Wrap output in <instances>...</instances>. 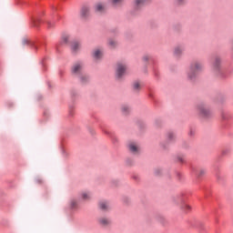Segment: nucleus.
<instances>
[{
    "mask_svg": "<svg viewBox=\"0 0 233 233\" xmlns=\"http://www.w3.org/2000/svg\"><path fill=\"white\" fill-rule=\"evenodd\" d=\"M191 208H192L190 207V205H187V204H184L182 206V210H184V212H190Z\"/></svg>",
    "mask_w": 233,
    "mask_h": 233,
    "instance_id": "16",
    "label": "nucleus"
},
{
    "mask_svg": "<svg viewBox=\"0 0 233 233\" xmlns=\"http://www.w3.org/2000/svg\"><path fill=\"white\" fill-rule=\"evenodd\" d=\"M150 59L149 56H143V61H148Z\"/></svg>",
    "mask_w": 233,
    "mask_h": 233,
    "instance_id": "24",
    "label": "nucleus"
},
{
    "mask_svg": "<svg viewBox=\"0 0 233 233\" xmlns=\"http://www.w3.org/2000/svg\"><path fill=\"white\" fill-rule=\"evenodd\" d=\"M207 174V169H199L198 172V177H202V176H205Z\"/></svg>",
    "mask_w": 233,
    "mask_h": 233,
    "instance_id": "18",
    "label": "nucleus"
},
{
    "mask_svg": "<svg viewBox=\"0 0 233 233\" xmlns=\"http://www.w3.org/2000/svg\"><path fill=\"white\" fill-rule=\"evenodd\" d=\"M142 86H143L141 85V83L139 81H136L133 83V90L135 92H139V90H141Z\"/></svg>",
    "mask_w": 233,
    "mask_h": 233,
    "instance_id": "12",
    "label": "nucleus"
},
{
    "mask_svg": "<svg viewBox=\"0 0 233 233\" xmlns=\"http://www.w3.org/2000/svg\"><path fill=\"white\" fill-rule=\"evenodd\" d=\"M128 148L132 152V154H137L139 152V146L135 142L129 143Z\"/></svg>",
    "mask_w": 233,
    "mask_h": 233,
    "instance_id": "6",
    "label": "nucleus"
},
{
    "mask_svg": "<svg viewBox=\"0 0 233 233\" xmlns=\"http://www.w3.org/2000/svg\"><path fill=\"white\" fill-rule=\"evenodd\" d=\"M122 112H123V114H128V112H130V106H122Z\"/></svg>",
    "mask_w": 233,
    "mask_h": 233,
    "instance_id": "19",
    "label": "nucleus"
},
{
    "mask_svg": "<svg viewBox=\"0 0 233 233\" xmlns=\"http://www.w3.org/2000/svg\"><path fill=\"white\" fill-rule=\"evenodd\" d=\"M99 208L101 210H108V208H110V205H108V202L102 200L99 202Z\"/></svg>",
    "mask_w": 233,
    "mask_h": 233,
    "instance_id": "9",
    "label": "nucleus"
},
{
    "mask_svg": "<svg viewBox=\"0 0 233 233\" xmlns=\"http://www.w3.org/2000/svg\"><path fill=\"white\" fill-rule=\"evenodd\" d=\"M81 48V44L79 42H73L71 44V50L72 52H77Z\"/></svg>",
    "mask_w": 233,
    "mask_h": 233,
    "instance_id": "11",
    "label": "nucleus"
},
{
    "mask_svg": "<svg viewBox=\"0 0 233 233\" xmlns=\"http://www.w3.org/2000/svg\"><path fill=\"white\" fill-rule=\"evenodd\" d=\"M96 12H104L105 11V5L102 3H98L95 6Z\"/></svg>",
    "mask_w": 233,
    "mask_h": 233,
    "instance_id": "13",
    "label": "nucleus"
},
{
    "mask_svg": "<svg viewBox=\"0 0 233 233\" xmlns=\"http://www.w3.org/2000/svg\"><path fill=\"white\" fill-rule=\"evenodd\" d=\"M93 57L96 60L101 59V57H103V50H101L99 48L95 49L94 52H93Z\"/></svg>",
    "mask_w": 233,
    "mask_h": 233,
    "instance_id": "8",
    "label": "nucleus"
},
{
    "mask_svg": "<svg viewBox=\"0 0 233 233\" xmlns=\"http://www.w3.org/2000/svg\"><path fill=\"white\" fill-rule=\"evenodd\" d=\"M201 70H203V65L199 62H193L187 73L188 79L194 81L198 77V72H201Z\"/></svg>",
    "mask_w": 233,
    "mask_h": 233,
    "instance_id": "1",
    "label": "nucleus"
},
{
    "mask_svg": "<svg viewBox=\"0 0 233 233\" xmlns=\"http://www.w3.org/2000/svg\"><path fill=\"white\" fill-rule=\"evenodd\" d=\"M70 207H71V208H76V207H77V201H76L74 199L71 200Z\"/></svg>",
    "mask_w": 233,
    "mask_h": 233,
    "instance_id": "22",
    "label": "nucleus"
},
{
    "mask_svg": "<svg viewBox=\"0 0 233 233\" xmlns=\"http://www.w3.org/2000/svg\"><path fill=\"white\" fill-rule=\"evenodd\" d=\"M175 56H181L183 54V49L179 46L176 47L174 50Z\"/></svg>",
    "mask_w": 233,
    "mask_h": 233,
    "instance_id": "14",
    "label": "nucleus"
},
{
    "mask_svg": "<svg viewBox=\"0 0 233 233\" xmlns=\"http://www.w3.org/2000/svg\"><path fill=\"white\" fill-rule=\"evenodd\" d=\"M82 198L83 199H89L90 198V193H88V192H84V193H82Z\"/></svg>",
    "mask_w": 233,
    "mask_h": 233,
    "instance_id": "20",
    "label": "nucleus"
},
{
    "mask_svg": "<svg viewBox=\"0 0 233 233\" xmlns=\"http://www.w3.org/2000/svg\"><path fill=\"white\" fill-rule=\"evenodd\" d=\"M47 25H48L49 27L52 26V23H50V22H48Z\"/></svg>",
    "mask_w": 233,
    "mask_h": 233,
    "instance_id": "26",
    "label": "nucleus"
},
{
    "mask_svg": "<svg viewBox=\"0 0 233 233\" xmlns=\"http://www.w3.org/2000/svg\"><path fill=\"white\" fill-rule=\"evenodd\" d=\"M108 45L110 48H116L117 46V42L116 40H109Z\"/></svg>",
    "mask_w": 233,
    "mask_h": 233,
    "instance_id": "15",
    "label": "nucleus"
},
{
    "mask_svg": "<svg viewBox=\"0 0 233 233\" xmlns=\"http://www.w3.org/2000/svg\"><path fill=\"white\" fill-rule=\"evenodd\" d=\"M167 137L170 141H172V139H174L176 137V135H174V133H169V134H167Z\"/></svg>",
    "mask_w": 233,
    "mask_h": 233,
    "instance_id": "23",
    "label": "nucleus"
},
{
    "mask_svg": "<svg viewBox=\"0 0 233 233\" xmlns=\"http://www.w3.org/2000/svg\"><path fill=\"white\" fill-rule=\"evenodd\" d=\"M111 5H121L123 3V0H109Z\"/></svg>",
    "mask_w": 233,
    "mask_h": 233,
    "instance_id": "21",
    "label": "nucleus"
},
{
    "mask_svg": "<svg viewBox=\"0 0 233 233\" xmlns=\"http://www.w3.org/2000/svg\"><path fill=\"white\" fill-rule=\"evenodd\" d=\"M127 72V66L125 64H117L116 65V76L117 79H121L124 74Z\"/></svg>",
    "mask_w": 233,
    "mask_h": 233,
    "instance_id": "4",
    "label": "nucleus"
},
{
    "mask_svg": "<svg viewBox=\"0 0 233 233\" xmlns=\"http://www.w3.org/2000/svg\"><path fill=\"white\" fill-rule=\"evenodd\" d=\"M197 113L202 119H208L212 116V111H210V108L205 103L197 106Z\"/></svg>",
    "mask_w": 233,
    "mask_h": 233,
    "instance_id": "2",
    "label": "nucleus"
},
{
    "mask_svg": "<svg viewBox=\"0 0 233 233\" xmlns=\"http://www.w3.org/2000/svg\"><path fill=\"white\" fill-rule=\"evenodd\" d=\"M147 0H135V4L137 6H143V5H145V3H147Z\"/></svg>",
    "mask_w": 233,
    "mask_h": 233,
    "instance_id": "17",
    "label": "nucleus"
},
{
    "mask_svg": "<svg viewBox=\"0 0 233 233\" xmlns=\"http://www.w3.org/2000/svg\"><path fill=\"white\" fill-rule=\"evenodd\" d=\"M64 41H66V38H64Z\"/></svg>",
    "mask_w": 233,
    "mask_h": 233,
    "instance_id": "27",
    "label": "nucleus"
},
{
    "mask_svg": "<svg viewBox=\"0 0 233 233\" xmlns=\"http://www.w3.org/2000/svg\"><path fill=\"white\" fill-rule=\"evenodd\" d=\"M178 5H181V3H185V0H177Z\"/></svg>",
    "mask_w": 233,
    "mask_h": 233,
    "instance_id": "25",
    "label": "nucleus"
},
{
    "mask_svg": "<svg viewBox=\"0 0 233 233\" xmlns=\"http://www.w3.org/2000/svg\"><path fill=\"white\" fill-rule=\"evenodd\" d=\"M72 75L73 76H81L80 79L82 83H85V81H88V76L83 75V66L79 63H76L72 67Z\"/></svg>",
    "mask_w": 233,
    "mask_h": 233,
    "instance_id": "3",
    "label": "nucleus"
},
{
    "mask_svg": "<svg viewBox=\"0 0 233 233\" xmlns=\"http://www.w3.org/2000/svg\"><path fill=\"white\" fill-rule=\"evenodd\" d=\"M80 14L83 17H88V15H90V6L88 5L82 6Z\"/></svg>",
    "mask_w": 233,
    "mask_h": 233,
    "instance_id": "7",
    "label": "nucleus"
},
{
    "mask_svg": "<svg viewBox=\"0 0 233 233\" xmlns=\"http://www.w3.org/2000/svg\"><path fill=\"white\" fill-rule=\"evenodd\" d=\"M212 68L215 74H218L221 71V57L216 56L213 64H212Z\"/></svg>",
    "mask_w": 233,
    "mask_h": 233,
    "instance_id": "5",
    "label": "nucleus"
},
{
    "mask_svg": "<svg viewBox=\"0 0 233 233\" xmlns=\"http://www.w3.org/2000/svg\"><path fill=\"white\" fill-rule=\"evenodd\" d=\"M98 222L100 225H102V227H107V225L110 224V218H100L98 219Z\"/></svg>",
    "mask_w": 233,
    "mask_h": 233,
    "instance_id": "10",
    "label": "nucleus"
},
{
    "mask_svg": "<svg viewBox=\"0 0 233 233\" xmlns=\"http://www.w3.org/2000/svg\"><path fill=\"white\" fill-rule=\"evenodd\" d=\"M193 171H194V172H196V168H195V169H193Z\"/></svg>",
    "mask_w": 233,
    "mask_h": 233,
    "instance_id": "28",
    "label": "nucleus"
}]
</instances>
